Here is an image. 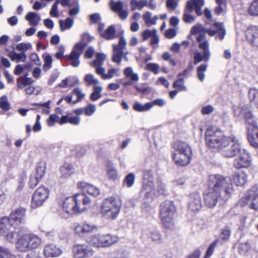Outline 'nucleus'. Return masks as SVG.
<instances>
[{"instance_id": "5701e85b", "label": "nucleus", "mask_w": 258, "mask_h": 258, "mask_svg": "<svg viewBox=\"0 0 258 258\" xmlns=\"http://www.w3.org/2000/svg\"><path fill=\"white\" fill-rule=\"evenodd\" d=\"M246 37L251 44L258 47V27L252 26L246 30Z\"/></svg>"}, {"instance_id": "c03bdc74", "label": "nucleus", "mask_w": 258, "mask_h": 258, "mask_svg": "<svg viewBox=\"0 0 258 258\" xmlns=\"http://www.w3.org/2000/svg\"><path fill=\"white\" fill-rule=\"evenodd\" d=\"M0 258H17L8 248L0 246Z\"/></svg>"}, {"instance_id": "dca6fc26", "label": "nucleus", "mask_w": 258, "mask_h": 258, "mask_svg": "<svg viewBox=\"0 0 258 258\" xmlns=\"http://www.w3.org/2000/svg\"><path fill=\"white\" fill-rule=\"evenodd\" d=\"M74 258H89L94 254L92 247L85 244H77L73 248Z\"/></svg>"}, {"instance_id": "e433bc0d", "label": "nucleus", "mask_w": 258, "mask_h": 258, "mask_svg": "<svg viewBox=\"0 0 258 258\" xmlns=\"http://www.w3.org/2000/svg\"><path fill=\"white\" fill-rule=\"evenodd\" d=\"M45 170L46 167L45 164L42 162L38 163L35 168V172L32 174L41 179L45 174Z\"/></svg>"}, {"instance_id": "f257e3e1", "label": "nucleus", "mask_w": 258, "mask_h": 258, "mask_svg": "<svg viewBox=\"0 0 258 258\" xmlns=\"http://www.w3.org/2000/svg\"><path fill=\"white\" fill-rule=\"evenodd\" d=\"M207 146L212 149L220 151L226 158H233L242 150L238 140L234 136L227 137L218 127L210 126L205 132Z\"/></svg>"}, {"instance_id": "473e14b6", "label": "nucleus", "mask_w": 258, "mask_h": 258, "mask_svg": "<svg viewBox=\"0 0 258 258\" xmlns=\"http://www.w3.org/2000/svg\"><path fill=\"white\" fill-rule=\"evenodd\" d=\"M61 175L64 178L70 176L74 172L73 166L69 163H64L60 168Z\"/></svg>"}, {"instance_id": "774afa93", "label": "nucleus", "mask_w": 258, "mask_h": 258, "mask_svg": "<svg viewBox=\"0 0 258 258\" xmlns=\"http://www.w3.org/2000/svg\"><path fill=\"white\" fill-rule=\"evenodd\" d=\"M157 33L156 30H145L142 33V36L144 40L148 39L149 37H151L153 35Z\"/></svg>"}, {"instance_id": "9b49d317", "label": "nucleus", "mask_w": 258, "mask_h": 258, "mask_svg": "<svg viewBox=\"0 0 258 258\" xmlns=\"http://www.w3.org/2000/svg\"><path fill=\"white\" fill-rule=\"evenodd\" d=\"M126 41L123 36H121L118 42V44L113 46V52L112 60L114 62L120 64L122 58H123L125 61H128L127 57L128 54L127 51L125 50Z\"/></svg>"}, {"instance_id": "603ef678", "label": "nucleus", "mask_w": 258, "mask_h": 258, "mask_svg": "<svg viewBox=\"0 0 258 258\" xmlns=\"http://www.w3.org/2000/svg\"><path fill=\"white\" fill-rule=\"evenodd\" d=\"M73 93L77 95L78 96L77 99L73 102V104H76L81 101L85 96V94L82 93L81 89L79 87L75 88L73 91Z\"/></svg>"}, {"instance_id": "6ab92c4d", "label": "nucleus", "mask_w": 258, "mask_h": 258, "mask_svg": "<svg viewBox=\"0 0 258 258\" xmlns=\"http://www.w3.org/2000/svg\"><path fill=\"white\" fill-rule=\"evenodd\" d=\"M74 230L75 233L79 236L83 237L97 231V227L93 223L85 222L81 224L77 225L75 228Z\"/></svg>"}, {"instance_id": "423d86ee", "label": "nucleus", "mask_w": 258, "mask_h": 258, "mask_svg": "<svg viewBox=\"0 0 258 258\" xmlns=\"http://www.w3.org/2000/svg\"><path fill=\"white\" fill-rule=\"evenodd\" d=\"M174 151L172 152L173 160L179 165L185 166L188 164L192 156L190 147L185 142L177 141L172 146Z\"/></svg>"}, {"instance_id": "ea45409f", "label": "nucleus", "mask_w": 258, "mask_h": 258, "mask_svg": "<svg viewBox=\"0 0 258 258\" xmlns=\"http://www.w3.org/2000/svg\"><path fill=\"white\" fill-rule=\"evenodd\" d=\"M214 26L218 28L216 31V38L222 40L224 39L226 34V30L224 27L223 24L222 23H215Z\"/></svg>"}, {"instance_id": "4be33fe9", "label": "nucleus", "mask_w": 258, "mask_h": 258, "mask_svg": "<svg viewBox=\"0 0 258 258\" xmlns=\"http://www.w3.org/2000/svg\"><path fill=\"white\" fill-rule=\"evenodd\" d=\"M62 253L61 248L53 244L45 245L43 250V254L46 258L58 257Z\"/></svg>"}, {"instance_id": "4d7b16f0", "label": "nucleus", "mask_w": 258, "mask_h": 258, "mask_svg": "<svg viewBox=\"0 0 258 258\" xmlns=\"http://www.w3.org/2000/svg\"><path fill=\"white\" fill-rule=\"evenodd\" d=\"M173 87L175 88H177L179 91H182L186 90V87L184 85V80L182 78H180L177 80L173 83Z\"/></svg>"}, {"instance_id": "58836bf2", "label": "nucleus", "mask_w": 258, "mask_h": 258, "mask_svg": "<svg viewBox=\"0 0 258 258\" xmlns=\"http://www.w3.org/2000/svg\"><path fill=\"white\" fill-rule=\"evenodd\" d=\"M124 75L127 78H130L132 81L138 82L139 80V76L138 74L134 73L131 67H127L123 72Z\"/></svg>"}, {"instance_id": "cd10ccee", "label": "nucleus", "mask_w": 258, "mask_h": 258, "mask_svg": "<svg viewBox=\"0 0 258 258\" xmlns=\"http://www.w3.org/2000/svg\"><path fill=\"white\" fill-rule=\"evenodd\" d=\"M7 55L12 61H16L17 62H25L27 58L25 53H17L13 50L9 52Z\"/></svg>"}, {"instance_id": "a878e982", "label": "nucleus", "mask_w": 258, "mask_h": 258, "mask_svg": "<svg viewBox=\"0 0 258 258\" xmlns=\"http://www.w3.org/2000/svg\"><path fill=\"white\" fill-rule=\"evenodd\" d=\"M74 206L75 202L74 197H68L63 202L62 209L66 213L70 214H73L77 213V211H75L74 210Z\"/></svg>"}, {"instance_id": "7c9ffc66", "label": "nucleus", "mask_w": 258, "mask_h": 258, "mask_svg": "<svg viewBox=\"0 0 258 258\" xmlns=\"http://www.w3.org/2000/svg\"><path fill=\"white\" fill-rule=\"evenodd\" d=\"M148 4L147 0H131L130 2L131 10L135 11L137 9L141 10L144 7L147 6Z\"/></svg>"}, {"instance_id": "bb28decb", "label": "nucleus", "mask_w": 258, "mask_h": 258, "mask_svg": "<svg viewBox=\"0 0 258 258\" xmlns=\"http://www.w3.org/2000/svg\"><path fill=\"white\" fill-rule=\"evenodd\" d=\"M106 171L107 177L109 179L116 180L118 178L116 168L112 162H108L106 167Z\"/></svg>"}, {"instance_id": "09e8293b", "label": "nucleus", "mask_w": 258, "mask_h": 258, "mask_svg": "<svg viewBox=\"0 0 258 258\" xmlns=\"http://www.w3.org/2000/svg\"><path fill=\"white\" fill-rule=\"evenodd\" d=\"M231 229L230 227L225 226L224 227L221 231V238L223 240L228 241L231 235Z\"/></svg>"}, {"instance_id": "f3484780", "label": "nucleus", "mask_w": 258, "mask_h": 258, "mask_svg": "<svg viewBox=\"0 0 258 258\" xmlns=\"http://www.w3.org/2000/svg\"><path fill=\"white\" fill-rule=\"evenodd\" d=\"M238 157L235 159L233 166L237 169L248 168L251 165V157L249 153L242 149L238 154Z\"/></svg>"}, {"instance_id": "7ed1b4c3", "label": "nucleus", "mask_w": 258, "mask_h": 258, "mask_svg": "<svg viewBox=\"0 0 258 258\" xmlns=\"http://www.w3.org/2000/svg\"><path fill=\"white\" fill-rule=\"evenodd\" d=\"M206 32L213 36L216 34V31L213 30L205 29L202 24H198L192 27L190 33L196 35L200 34L197 37V40L199 43V48L203 50V52L198 51L194 53V63L198 64L202 61L208 62L211 57V52L209 49V43L206 40Z\"/></svg>"}, {"instance_id": "6e6552de", "label": "nucleus", "mask_w": 258, "mask_h": 258, "mask_svg": "<svg viewBox=\"0 0 258 258\" xmlns=\"http://www.w3.org/2000/svg\"><path fill=\"white\" fill-rule=\"evenodd\" d=\"M175 207L170 201H166L161 203L160 209V216L163 225L167 229H172L174 227V216Z\"/></svg>"}, {"instance_id": "5fc2aeb1", "label": "nucleus", "mask_w": 258, "mask_h": 258, "mask_svg": "<svg viewBox=\"0 0 258 258\" xmlns=\"http://www.w3.org/2000/svg\"><path fill=\"white\" fill-rule=\"evenodd\" d=\"M218 242V240H215L210 245L204 258H209L212 255L214 251L215 248L217 246Z\"/></svg>"}, {"instance_id": "49530a36", "label": "nucleus", "mask_w": 258, "mask_h": 258, "mask_svg": "<svg viewBox=\"0 0 258 258\" xmlns=\"http://www.w3.org/2000/svg\"><path fill=\"white\" fill-rule=\"evenodd\" d=\"M120 70L119 69L111 68L108 70L107 73L104 75L103 79L108 80L112 78L114 76H119Z\"/></svg>"}, {"instance_id": "bf43d9fd", "label": "nucleus", "mask_w": 258, "mask_h": 258, "mask_svg": "<svg viewBox=\"0 0 258 258\" xmlns=\"http://www.w3.org/2000/svg\"><path fill=\"white\" fill-rule=\"evenodd\" d=\"M178 5L177 0H167L166 3L167 9L171 11L175 10L177 7Z\"/></svg>"}, {"instance_id": "37998d69", "label": "nucleus", "mask_w": 258, "mask_h": 258, "mask_svg": "<svg viewBox=\"0 0 258 258\" xmlns=\"http://www.w3.org/2000/svg\"><path fill=\"white\" fill-rule=\"evenodd\" d=\"M109 6L112 11L117 13L123 8V4L121 1L115 2L114 0H110Z\"/></svg>"}, {"instance_id": "2f4dec72", "label": "nucleus", "mask_w": 258, "mask_h": 258, "mask_svg": "<svg viewBox=\"0 0 258 258\" xmlns=\"http://www.w3.org/2000/svg\"><path fill=\"white\" fill-rule=\"evenodd\" d=\"M204 5V0H189L187 2L186 9L188 12H191L195 8L203 7Z\"/></svg>"}, {"instance_id": "338daca9", "label": "nucleus", "mask_w": 258, "mask_h": 258, "mask_svg": "<svg viewBox=\"0 0 258 258\" xmlns=\"http://www.w3.org/2000/svg\"><path fill=\"white\" fill-rule=\"evenodd\" d=\"M59 117L56 114H51L47 120V123L48 126H52L54 124V123L59 121Z\"/></svg>"}, {"instance_id": "69168bd1", "label": "nucleus", "mask_w": 258, "mask_h": 258, "mask_svg": "<svg viewBox=\"0 0 258 258\" xmlns=\"http://www.w3.org/2000/svg\"><path fill=\"white\" fill-rule=\"evenodd\" d=\"M215 108L213 106L211 105L204 106L202 110L201 113L204 115L210 114L214 111Z\"/></svg>"}, {"instance_id": "4468645a", "label": "nucleus", "mask_w": 258, "mask_h": 258, "mask_svg": "<svg viewBox=\"0 0 258 258\" xmlns=\"http://www.w3.org/2000/svg\"><path fill=\"white\" fill-rule=\"evenodd\" d=\"M143 189L145 191V196L147 198H152L155 195L153 172L149 169L144 172Z\"/></svg>"}, {"instance_id": "ddd939ff", "label": "nucleus", "mask_w": 258, "mask_h": 258, "mask_svg": "<svg viewBox=\"0 0 258 258\" xmlns=\"http://www.w3.org/2000/svg\"><path fill=\"white\" fill-rule=\"evenodd\" d=\"M86 46L85 43L79 42L75 45L71 53L66 56V59L71 61L70 64L73 67L76 68L79 66L80 64L79 58Z\"/></svg>"}, {"instance_id": "a18cd8bd", "label": "nucleus", "mask_w": 258, "mask_h": 258, "mask_svg": "<svg viewBox=\"0 0 258 258\" xmlns=\"http://www.w3.org/2000/svg\"><path fill=\"white\" fill-rule=\"evenodd\" d=\"M250 16H258V0H254L248 10Z\"/></svg>"}, {"instance_id": "c85d7f7f", "label": "nucleus", "mask_w": 258, "mask_h": 258, "mask_svg": "<svg viewBox=\"0 0 258 258\" xmlns=\"http://www.w3.org/2000/svg\"><path fill=\"white\" fill-rule=\"evenodd\" d=\"M25 19L29 21L31 25L36 26L39 24L41 17L37 13L30 12L26 15Z\"/></svg>"}, {"instance_id": "a211bd4d", "label": "nucleus", "mask_w": 258, "mask_h": 258, "mask_svg": "<svg viewBox=\"0 0 258 258\" xmlns=\"http://www.w3.org/2000/svg\"><path fill=\"white\" fill-rule=\"evenodd\" d=\"M204 198L206 206L208 208H213L221 198L223 199V195L209 188L208 191L205 192Z\"/></svg>"}, {"instance_id": "b1692460", "label": "nucleus", "mask_w": 258, "mask_h": 258, "mask_svg": "<svg viewBox=\"0 0 258 258\" xmlns=\"http://www.w3.org/2000/svg\"><path fill=\"white\" fill-rule=\"evenodd\" d=\"M77 186L78 188L84 190L85 192H87L89 195L94 197L98 196L100 192V189L98 187L85 182H79L77 184Z\"/></svg>"}, {"instance_id": "72a5a7b5", "label": "nucleus", "mask_w": 258, "mask_h": 258, "mask_svg": "<svg viewBox=\"0 0 258 258\" xmlns=\"http://www.w3.org/2000/svg\"><path fill=\"white\" fill-rule=\"evenodd\" d=\"M208 64L207 63H202L197 68V76L198 79L201 82H203L205 79V73L207 71Z\"/></svg>"}, {"instance_id": "a19ab883", "label": "nucleus", "mask_w": 258, "mask_h": 258, "mask_svg": "<svg viewBox=\"0 0 258 258\" xmlns=\"http://www.w3.org/2000/svg\"><path fill=\"white\" fill-rule=\"evenodd\" d=\"M96 59L94 60L91 65L95 68L98 67H101L103 64V61L105 60L106 56L102 53H98L96 55Z\"/></svg>"}, {"instance_id": "864d4df0", "label": "nucleus", "mask_w": 258, "mask_h": 258, "mask_svg": "<svg viewBox=\"0 0 258 258\" xmlns=\"http://www.w3.org/2000/svg\"><path fill=\"white\" fill-rule=\"evenodd\" d=\"M135 178L134 174L133 173H130L125 177L124 183L126 184L127 187H130L134 184Z\"/></svg>"}, {"instance_id": "79ce46f5", "label": "nucleus", "mask_w": 258, "mask_h": 258, "mask_svg": "<svg viewBox=\"0 0 258 258\" xmlns=\"http://www.w3.org/2000/svg\"><path fill=\"white\" fill-rule=\"evenodd\" d=\"M42 56L44 58L43 70L46 72L52 67V58L48 53L44 54Z\"/></svg>"}, {"instance_id": "2eb2a0df", "label": "nucleus", "mask_w": 258, "mask_h": 258, "mask_svg": "<svg viewBox=\"0 0 258 258\" xmlns=\"http://www.w3.org/2000/svg\"><path fill=\"white\" fill-rule=\"evenodd\" d=\"M73 197L75 202L74 207L75 211H77V213H82L90 207L91 200L85 194H77Z\"/></svg>"}, {"instance_id": "680f3d73", "label": "nucleus", "mask_w": 258, "mask_h": 258, "mask_svg": "<svg viewBox=\"0 0 258 258\" xmlns=\"http://www.w3.org/2000/svg\"><path fill=\"white\" fill-rule=\"evenodd\" d=\"M40 180L41 179L37 176L32 174L30 177L29 185L31 188H34Z\"/></svg>"}, {"instance_id": "052dcab7", "label": "nucleus", "mask_w": 258, "mask_h": 258, "mask_svg": "<svg viewBox=\"0 0 258 258\" xmlns=\"http://www.w3.org/2000/svg\"><path fill=\"white\" fill-rule=\"evenodd\" d=\"M96 109V106L94 104H89L84 108L85 114L87 116L92 115Z\"/></svg>"}, {"instance_id": "e2e57ef3", "label": "nucleus", "mask_w": 258, "mask_h": 258, "mask_svg": "<svg viewBox=\"0 0 258 258\" xmlns=\"http://www.w3.org/2000/svg\"><path fill=\"white\" fill-rule=\"evenodd\" d=\"M59 3V0H56L55 2L52 6L51 9L50 11V15L53 17H58V12L57 6Z\"/></svg>"}, {"instance_id": "13d9d810", "label": "nucleus", "mask_w": 258, "mask_h": 258, "mask_svg": "<svg viewBox=\"0 0 258 258\" xmlns=\"http://www.w3.org/2000/svg\"><path fill=\"white\" fill-rule=\"evenodd\" d=\"M85 80L88 83V85L97 84L99 83L98 80L95 78L94 76L91 74H87L85 76Z\"/></svg>"}, {"instance_id": "c9c22d12", "label": "nucleus", "mask_w": 258, "mask_h": 258, "mask_svg": "<svg viewBox=\"0 0 258 258\" xmlns=\"http://www.w3.org/2000/svg\"><path fill=\"white\" fill-rule=\"evenodd\" d=\"M115 33V27L113 25H111L106 30L101 32V36L102 37L107 40L112 39L114 38Z\"/></svg>"}, {"instance_id": "8fccbe9b", "label": "nucleus", "mask_w": 258, "mask_h": 258, "mask_svg": "<svg viewBox=\"0 0 258 258\" xmlns=\"http://www.w3.org/2000/svg\"><path fill=\"white\" fill-rule=\"evenodd\" d=\"M248 96L251 102H258V90L251 88L249 90Z\"/></svg>"}, {"instance_id": "412c9836", "label": "nucleus", "mask_w": 258, "mask_h": 258, "mask_svg": "<svg viewBox=\"0 0 258 258\" xmlns=\"http://www.w3.org/2000/svg\"><path fill=\"white\" fill-rule=\"evenodd\" d=\"M246 203L249 207L258 212V193L256 192V188H252L246 196Z\"/></svg>"}, {"instance_id": "c756f323", "label": "nucleus", "mask_w": 258, "mask_h": 258, "mask_svg": "<svg viewBox=\"0 0 258 258\" xmlns=\"http://www.w3.org/2000/svg\"><path fill=\"white\" fill-rule=\"evenodd\" d=\"M133 108L135 111L137 112H146L152 108V105L150 102L143 104L139 102H136Z\"/></svg>"}, {"instance_id": "4c0bfd02", "label": "nucleus", "mask_w": 258, "mask_h": 258, "mask_svg": "<svg viewBox=\"0 0 258 258\" xmlns=\"http://www.w3.org/2000/svg\"><path fill=\"white\" fill-rule=\"evenodd\" d=\"M17 87L20 89L23 88L24 86L32 84L34 81L31 78L26 76L19 78L17 79Z\"/></svg>"}, {"instance_id": "0e129e2a", "label": "nucleus", "mask_w": 258, "mask_h": 258, "mask_svg": "<svg viewBox=\"0 0 258 258\" xmlns=\"http://www.w3.org/2000/svg\"><path fill=\"white\" fill-rule=\"evenodd\" d=\"M146 68L148 70L157 74L159 72V66L157 63H149L147 64Z\"/></svg>"}, {"instance_id": "de8ad7c7", "label": "nucleus", "mask_w": 258, "mask_h": 258, "mask_svg": "<svg viewBox=\"0 0 258 258\" xmlns=\"http://www.w3.org/2000/svg\"><path fill=\"white\" fill-rule=\"evenodd\" d=\"M152 240L157 243H160L162 241V235L159 231L154 230L151 232V236Z\"/></svg>"}, {"instance_id": "f03ea898", "label": "nucleus", "mask_w": 258, "mask_h": 258, "mask_svg": "<svg viewBox=\"0 0 258 258\" xmlns=\"http://www.w3.org/2000/svg\"><path fill=\"white\" fill-rule=\"evenodd\" d=\"M25 216V209L19 208L13 211L9 216L1 218L0 237L4 236L7 241L13 243L17 235L16 230L24 223Z\"/></svg>"}, {"instance_id": "9d476101", "label": "nucleus", "mask_w": 258, "mask_h": 258, "mask_svg": "<svg viewBox=\"0 0 258 258\" xmlns=\"http://www.w3.org/2000/svg\"><path fill=\"white\" fill-rule=\"evenodd\" d=\"M118 240V237L115 235L99 234L88 238L86 241L90 245L99 248L109 247L116 243Z\"/></svg>"}, {"instance_id": "aec40b11", "label": "nucleus", "mask_w": 258, "mask_h": 258, "mask_svg": "<svg viewBox=\"0 0 258 258\" xmlns=\"http://www.w3.org/2000/svg\"><path fill=\"white\" fill-rule=\"evenodd\" d=\"M202 200L201 196L198 192L191 194L189 198L188 207L192 212H197L202 207Z\"/></svg>"}, {"instance_id": "3c124183", "label": "nucleus", "mask_w": 258, "mask_h": 258, "mask_svg": "<svg viewBox=\"0 0 258 258\" xmlns=\"http://www.w3.org/2000/svg\"><path fill=\"white\" fill-rule=\"evenodd\" d=\"M17 50L25 53V51L32 48V45L30 43H25L23 42L18 44L16 47Z\"/></svg>"}, {"instance_id": "f704fd0d", "label": "nucleus", "mask_w": 258, "mask_h": 258, "mask_svg": "<svg viewBox=\"0 0 258 258\" xmlns=\"http://www.w3.org/2000/svg\"><path fill=\"white\" fill-rule=\"evenodd\" d=\"M74 23V20L71 18H67L65 20H61L59 21L60 29L61 31L69 29L73 27Z\"/></svg>"}, {"instance_id": "6e6d98bb", "label": "nucleus", "mask_w": 258, "mask_h": 258, "mask_svg": "<svg viewBox=\"0 0 258 258\" xmlns=\"http://www.w3.org/2000/svg\"><path fill=\"white\" fill-rule=\"evenodd\" d=\"M0 107L5 110H8L10 109V104L8 101L7 97L3 96L0 98Z\"/></svg>"}, {"instance_id": "0eeeda50", "label": "nucleus", "mask_w": 258, "mask_h": 258, "mask_svg": "<svg viewBox=\"0 0 258 258\" xmlns=\"http://www.w3.org/2000/svg\"><path fill=\"white\" fill-rule=\"evenodd\" d=\"M121 204L114 197L105 198L102 202L100 210L102 217L106 219H115L120 211Z\"/></svg>"}, {"instance_id": "393cba45", "label": "nucleus", "mask_w": 258, "mask_h": 258, "mask_svg": "<svg viewBox=\"0 0 258 258\" xmlns=\"http://www.w3.org/2000/svg\"><path fill=\"white\" fill-rule=\"evenodd\" d=\"M247 175L242 170L235 171L232 177V181L237 186H242L247 181Z\"/></svg>"}, {"instance_id": "39448f33", "label": "nucleus", "mask_w": 258, "mask_h": 258, "mask_svg": "<svg viewBox=\"0 0 258 258\" xmlns=\"http://www.w3.org/2000/svg\"><path fill=\"white\" fill-rule=\"evenodd\" d=\"M209 188L223 195V200H227L233 190L230 178L221 175H212L209 177Z\"/></svg>"}, {"instance_id": "20e7f679", "label": "nucleus", "mask_w": 258, "mask_h": 258, "mask_svg": "<svg viewBox=\"0 0 258 258\" xmlns=\"http://www.w3.org/2000/svg\"><path fill=\"white\" fill-rule=\"evenodd\" d=\"M41 239L33 233H25L19 235L15 243L16 249L26 252L37 248L41 244Z\"/></svg>"}, {"instance_id": "1a4fd4ad", "label": "nucleus", "mask_w": 258, "mask_h": 258, "mask_svg": "<svg viewBox=\"0 0 258 258\" xmlns=\"http://www.w3.org/2000/svg\"><path fill=\"white\" fill-rule=\"evenodd\" d=\"M241 114L247 123V138L249 143L254 148H258V127L253 116L249 110H242Z\"/></svg>"}, {"instance_id": "f8f14e48", "label": "nucleus", "mask_w": 258, "mask_h": 258, "mask_svg": "<svg viewBox=\"0 0 258 258\" xmlns=\"http://www.w3.org/2000/svg\"><path fill=\"white\" fill-rule=\"evenodd\" d=\"M49 196V190L44 186L38 187L33 194L31 206L36 209L42 205Z\"/></svg>"}]
</instances>
